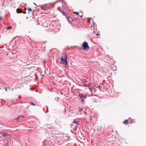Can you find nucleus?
<instances>
[{
  "label": "nucleus",
  "instance_id": "1",
  "mask_svg": "<svg viewBox=\"0 0 146 146\" xmlns=\"http://www.w3.org/2000/svg\"><path fill=\"white\" fill-rule=\"evenodd\" d=\"M82 49L84 50H88L89 49V46L88 42H84L82 44Z\"/></svg>",
  "mask_w": 146,
  "mask_h": 146
},
{
  "label": "nucleus",
  "instance_id": "2",
  "mask_svg": "<svg viewBox=\"0 0 146 146\" xmlns=\"http://www.w3.org/2000/svg\"><path fill=\"white\" fill-rule=\"evenodd\" d=\"M78 97L80 98L82 100V102L83 103H84V99H85L86 98V96L83 94H80L79 95Z\"/></svg>",
  "mask_w": 146,
  "mask_h": 146
},
{
  "label": "nucleus",
  "instance_id": "3",
  "mask_svg": "<svg viewBox=\"0 0 146 146\" xmlns=\"http://www.w3.org/2000/svg\"><path fill=\"white\" fill-rule=\"evenodd\" d=\"M60 60L62 62H64L66 66H68V63L67 61V57L66 54L65 55V59H63V57H61L60 59Z\"/></svg>",
  "mask_w": 146,
  "mask_h": 146
},
{
  "label": "nucleus",
  "instance_id": "4",
  "mask_svg": "<svg viewBox=\"0 0 146 146\" xmlns=\"http://www.w3.org/2000/svg\"><path fill=\"white\" fill-rule=\"evenodd\" d=\"M1 135L3 136V137L9 138L10 137L11 135L10 134H8L7 133H2Z\"/></svg>",
  "mask_w": 146,
  "mask_h": 146
},
{
  "label": "nucleus",
  "instance_id": "5",
  "mask_svg": "<svg viewBox=\"0 0 146 146\" xmlns=\"http://www.w3.org/2000/svg\"><path fill=\"white\" fill-rule=\"evenodd\" d=\"M49 141H46L44 140L42 143V144L43 146H47L49 145Z\"/></svg>",
  "mask_w": 146,
  "mask_h": 146
},
{
  "label": "nucleus",
  "instance_id": "6",
  "mask_svg": "<svg viewBox=\"0 0 146 146\" xmlns=\"http://www.w3.org/2000/svg\"><path fill=\"white\" fill-rule=\"evenodd\" d=\"M81 14H82V11H81ZM74 13L76 14L77 15H78L79 16H80L81 17H82L83 16V15H81V14H80V15H79V13L75 12H74Z\"/></svg>",
  "mask_w": 146,
  "mask_h": 146
},
{
  "label": "nucleus",
  "instance_id": "7",
  "mask_svg": "<svg viewBox=\"0 0 146 146\" xmlns=\"http://www.w3.org/2000/svg\"><path fill=\"white\" fill-rule=\"evenodd\" d=\"M60 12L62 13L63 15L65 16L66 17V18L64 9L61 10V11H60Z\"/></svg>",
  "mask_w": 146,
  "mask_h": 146
},
{
  "label": "nucleus",
  "instance_id": "8",
  "mask_svg": "<svg viewBox=\"0 0 146 146\" xmlns=\"http://www.w3.org/2000/svg\"><path fill=\"white\" fill-rule=\"evenodd\" d=\"M25 117L23 115H20L17 118H16L15 119L17 121L21 117Z\"/></svg>",
  "mask_w": 146,
  "mask_h": 146
},
{
  "label": "nucleus",
  "instance_id": "9",
  "mask_svg": "<svg viewBox=\"0 0 146 146\" xmlns=\"http://www.w3.org/2000/svg\"><path fill=\"white\" fill-rule=\"evenodd\" d=\"M17 12V13H21V10L19 9H17L16 10Z\"/></svg>",
  "mask_w": 146,
  "mask_h": 146
},
{
  "label": "nucleus",
  "instance_id": "10",
  "mask_svg": "<svg viewBox=\"0 0 146 146\" xmlns=\"http://www.w3.org/2000/svg\"><path fill=\"white\" fill-rule=\"evenodd\" d=\"M128 120H125V121L123 122L126 125L128 124Z\"/></svg>",
  "mask_w": 146,
  "mask_h": 146
},
{
  "label": "nucleus",
  "instance_id": "11",
  "mask_svg": "<svg viewBox=\"0 0 146 146\" xmlns=\"http://www.w3.org/2000/svg\"><path fill=\"white\" fill-rule=\"evenodd\" d=\"M12 28V27L11 26H9L7 27H6V28L7 30H9V29H11Z\"/></svg>",
  "mask_w": 146,
  "mask_h": 146
},
{
  "label": "nucleus",
  "instance_id": "12",
  "mask_svg": "<svg viewBox=\"0 0 146 146\" xmlns=\"http://www.w3.org/2000/svg\"><path fill=\"white\" fill-rule=\"evenodd\" d=\"M42 43L43 42H41L39 43V46L38 47H42V46L43 45Z\"/></svg>",
  "mask_w": 146,
  "mask_h": 146
},
{
  "label": "nucleus",
  "instance_id": "13",
  "mask_svg": "<svg viewBox=\"0 0 146 146\" xmlns=\"http://www.w3.org/2000/svg\"><path fill=\"white\" fill-rule=\"evenodd\" d=\"M68 19L69 21H70V22L72 21H73L71 17L70 18L69 17Z\"/></svg>",
  "mask_w": 146,
  "mask_h": 146
},
{
  "label": "nucleus",
  "instance_id": "14",
  "mask_svg": "<svg viewBox=\"0 0 146 146\" xmlns=\"http://www.w3.org/2000/svg\"><path fill=\"white\" fill-rule=\"evenodd\" d=\"M51 125L50 124H48L47 125V127L48 129H51Z\"/></svg>",
  "mask_w": 146,
  "mask_h": 146
},
{
  "label": "nucleus",
  "instance_id": "15",
  "mask_svg": "<svg viewBox=\"0 0 146 146\" xmlns=\"http://www.w3.org/2000/svg\"><path fill=\"white\" fill-rule=\"evenodd\" d=\"M29 104H30L32 105H33V106H35V104L34 103H33V102H30Z\"/></svg>",
  "mask_w": 146,
  "mask_h": 146
},
{
  "label": "nucleus",
  "instance_id": "16",
  "mask_svg": "<svg viewBox=\"0 0 146 146\" xmlns=\"http://www.w3.org/2000/svg\"><path fill=\"white\" fill-rule=\"evenodd\" d=\"M73 123H75L77 125H78V123L77 122H76V121H73Z\"/></svg>",
  "mask_w": 146,
  "mask_h": 146
},
{
  "label": "nucleus",
  "instance_id": "17",
  "mask_svg": "<svg viewBox=\"0 0 146 146\" xmlns=\"http://www.w3.org/2000/svg\"><path fill=\"white\" fill-rule=\"evenodd\" d=\"M28 10L29 11V12H32V10L30 8H28Z\"/></svg>",
  "mask_w": 146,
  "mask_h": 146
},
{
  "label": "nucleus",
  "instance_id": "18",
  "mask_svg": "<svg viewBox=\"0 0 146 146\" xmlns=\"http://www.w3.org/2000/svg\"><path fill=\"white\" fill-rule=\"evenodd\" d=\"M57 10L60 11L61 10L60 9V8L59 7H58Z\"/></svg>",
  "mask_w": 146,
  "mask_h": 146
},
{
  "label": "nucleus",
  "instance_id": "19",
  "mask_svg": "<svg viewBox=\"0 0 146 146\" xmlns=\"http://www.w3.org/2000/svg\"><path fill=\"white\" fill-rule=\"evenodd\" d=\"M83 86L85 87H88V86L86 84H84L83 85Z\"/></svg>",
  "mask_w": 146,
  "mask_h": 146
},
{
  "label": "nucleus",
  "instance_id": "20",
  "mask_svg": "<svg viewBox=\"0 0 146 146\" xmlns=\"http://www.w3.org/2000/svg\"><path fill=\"white\" fill-rule=\"evenodd\" d=\"M8 143L7 142L5 144L4 146H8Z\"/></svg>",
  "mask_w": 146,
  "mask_h": 146
},
{
  "label": "nucleus",
  "instance_id": "21",
  "mask_svg": "<svg viewBox=\"0 0 146 146\" xmlns=\"http://www.w3.org/2000/svg\"><path fill=\"white\" fill-rule=\"evenodd\" d=\"M57 98L58 99V98H54V100H56V102H57Z\"/></svg>",
  "mask_w": 146,
  "mask_h": 146
},
{
  "label": "nucleus",
  "instance_id": "22",
  "mask_svg": "<svg viewBox=\"0 0 146 146\" xmlns=\"http://www.w3.org/2000/svg\"><path fill=\"white\" fill-rule=\"evenodd\" d=\"M66 111V108H64V113Z\"/></svg>",
  "mask_w": 146,
  "mask_h": 146
},
{
  "label": "nucleus",
  "instance_id": "23",
  "mask_svg": "<svg viewBox=\"0 0 146 146\" xmlns=\"http://www.w3.org/2000/svg\"><path fill=\"white\" fill-rule=\"evenodd\" d=\"M21 98V96H19V99H20V98Z\"/></svg>",
  "mask_w": 146,
  "mask_h": 146
},
{
  "label": "nucleus",
  "instance_id": "24",
  "mask_svg": "<svg viewBox=\"0 0 146 146\" xmlns=\"http://www.w3.org/2000/svg\"><path fill=\"white\" fill-rule=\"evenodd\" d=\"M43 48H45V46L44 45L43 46Z\"/></svg>",
  "mask_w": 146,
  "mask_h": 146
},
{
  "label": "nucleus",
  "instance_id": "25",
  "mask_svg": "<svg viewBox=\"0 0 146 146\" xmlns=\"http://www.w3.org/2000/svg\"><path fill=\"white\" fill-rule=\"evenodd\" d=\"M48 5V4H46V5H45V6H47V5Z\"/></svg>",
  "mask_w": 146,
  "mask_h": 146
},
{
  "label": "nucleus",
  "instance_id": "26",
  "mask_svg": "<svg viewBox=\"0 0 146 146\" xmlns=\"http://www.w3.org/2000/svg\"><path fill=\"white\" fill-rule=\"evenodd\" d=\"M5 90L7 92V89H6V88H5Z\"/></svg>",
  "mask_w": 146,
  "mask_h": 146
},
{
  "label": "nucleus",
  "instance_id": "27",
  "mask_svg": "<svg viewBox=\"0 0 146 146\" xmlns=\"http://www.w3.org/2000/svg\"><path fill=\"white\" fill-rule=\"evenodd\" d=\"M41 9H43V7H41Z\"/></svg>",
  "mask_w": 146,
  "mask_h": 146
},
{
  "label": "nucleus",
  "instance_id": "28",
  "mask_svg": "<svg viewBox=\"0 0 146 146\" xmlns=\"http://www.w3.org/2000/svg\"><path fill=\"white\" fill-rule=\"evenodd\" d=\"M47 42L46 40L44 42Z\"/></svg>",
  "mask_w": 146,
  "mask_h": 146
},
{
  "label": "nucleus",
  "instance_id": "29",
  "mask_svg": "<svg viewBox=\"0 0 146 146\" xmlns=\"http://www.w3.org/2000/svg\"><path fill=\"white\" fill-rule=\"evenodd\" d=\"M43 63H44L45 62V61H43Z\"/></svg>",
  "mask_w": 146,
  "mask_h": 146
},
{
  "label": "nucleus",
  "instance_id": "30",
  "mask_svg": "<svg viewBox=\"0 0 146 146\" xmlns=\"http://www.w3.org/2000/svg\"><path fill=\"white\" fill-rule=\"evenodd\" d=\"M0 20H1V17H0Z\"/></svg>",
  "mask_w": 146,
  "mask_h": 146
},
{
  "label": "nucleus",
  "instance_id": "31",
  "mask_svg": "<svg viewBox=\"0 0 146 146\" xmlns=\"http://www.w3.org/2000/svg\"><path fill=\"white\" fill-rule=\"evenodd\" d=\"M44 49H42V50H43H43H44Z\"/></svg>",
  "mask_w": 146,
  "mask_h": 146
},
{
  "label": "nucleus",
  "instance_id": "32",
  "mask_svg": "<svg viewBox=\"0 0 146 146\" xmlns=\"http://www.w3.org/2000/svg\"><path fill=\"white\" fill-rule=\"evenodd\" d=\"M15 38H13V39H14Z\"/></svg>",
  "mask_w": 146,
  "mask_h": 146
}]
</instances>
